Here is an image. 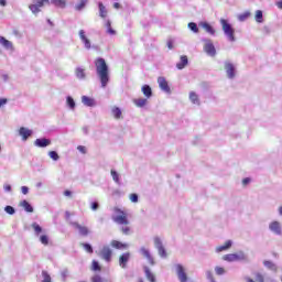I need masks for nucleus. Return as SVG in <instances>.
Wrapping results in <instances>:
<instances>
[{
	"mask_svg": "<svg viewBox=\"0 0 282 282\" xmlns=\"http://www.w3.org/2000/svg\"><path fill=\"white\" fill-rule=\"evenodd\" d=\"M248 184H250V178L249 177L243 178L242 180V185L248 186Z\"/></svg>",
	"mask_w": 282,
	"mask_h": 282,
	"instance_id": "0e129e2a",
	"label": "nucleus"
},
{
	"mask_svg": "<svg viewBox=\"0 0 282 282\" xmlns=\"http://www.w3.org/2000/svg\"><path fill=\"white\" fill-rule=\"evenodd\" d=\"M187 28L194 32V34H197L199 32V28H197V23L195 22H189Z\"/></svg>",
	"mask_w": 282,
	"mask_h": 282,
	"instance_id": "ea45409f",
	"label": "nucleus"
},
{
	"mask_svg": "<svg viewBox=\"0 0 282 282\" xmlns=\"http://www.w3.org/2000/svg\"><path fill=\"white\" fill-rule=\"evenodd\" d=\"M62 278L64 281L67 279V270L62 271Z\"/></svg>",
	"mask_w": 282,
	"mask_h": 282,
	"instance_id": "774afa93",
	"label": "nucleus"
},
{
	"mask_svg": "<svg viewBox=\"0 0 282 282\" xmlns=\"http://www.w3.org/2000/svg\"><path fill=\"white\" fill-rule=\"evenodd\" d=\"M189 100L193 105H199V96L195 91L189 93Z\"/></svg>",
	"mask_w": 282,
	"mask_h": 282,
	"instance_id": "c9c22d12",
	"label": "nucleus"
},
{
	"mask_svg": "<svg viewBox=\"0 0 282 282\" xmlns=\"http://www.w3.org/2000/svg\"><path fill=\"white\" fill-rule=\"evenodd\" d=\"M82 102L85 107H96V99L87 96H82Z\"/></svg>",
	"mask_w": 282,
	"mask_h": 282,
	"instance_id": "6ab92c4d",
	"label": "nucleus"
},
{
	"mask_svg": "<svg viewBox=\"0 0 282 282\" xmlns=\"http://www.w3.org/2000/svg\"><path fill=\"white\" fill-rule=\"evenodd\" d=\"M3 188H4L6 193H10V192L12 191V186L9 185V184H6V185L3 186Z\"/></svg>",
	"mask_w": 282,
	"mask_h": 282,
	"instance_id": "680f3d73",
	"label": "nucleus"
},
{
	"mask_svg": "<svg viewBox=\"0 0 282 282\" xmlns=\"http://www.w3.org/2000/svg\"><path fill=\"white\" fill-rule=\"evenodd\" d=\"M256 21L257 23H263V11L261 10L256 11Z\"/></svg>",
	"mask_w": 282,
	"mask_h": 282,
	"instance_id": "a19ab883",
	"label": "nucleus"
},
{
	"mask_svg": "<svg viewBox=\"0 0 282 282\" xmlns=\"http://www.w3.org/2000/svg\"><path fill=\"white\" fill-rule=\"evenodd\" d=\"M131 259V253L126 252L119 258V265L121 268H127V263H129V260Z\"/></svg>",
	"mask_w": 282,
	"mask_h": 282,
	"instance_id": "a211bd4d",
	"label": "nucleus"
},
{
	"mask_svg": "<svg viewBox=\"0 0 282 282\" xmlns=\"http://www.w3.org/2000/svg\"><path fill=\"white\" fill-rule=\"evenodd\" d=\"M256 281H257V282H264L263 275H262L261 273H257V274H256Z\"/></svg>",
	"mask_w": 282,
	"mask_h": 282,
	"instance_id": "4d7b16f0",
	"label": "nucleus"
},
{
	"mask_svg": "<svg viewBox=\"0 0 282 282\" xmlns=\"http://www.w3.org/2000/svg\"><path fill=\"white\" fill-rule=\"evenodd\" d=\"M34 133V131L30 130L29 128L21 127L19 130V135H21L23 142H26L29 138Z\"/></svg>",
	"mask_w": 282,
	"mask_h": 282,
	"instance_id": "4468645a",
	"label": "nucleus"
},
{
	"mask_svg": "<svg viewBox=\"0 0 282 282\" xmlns=\"http://www.w3.org/2000/svg\"><path fill=\"white\" fill-rule=\"evenodd\" d=\"M40 241L43 246H47L50 243V237L47 235L40 236Z\"/></svg>",
	"mask_w": 282,
	"mask_h": 282,
	"instance_id": "de8ad7c7",
	"label": "nucleus"
},
{
	"mask_svg": "<svg viewBox=\"0 0 282 282\" xmlns=\"http://www.w3.org/2000/svg\"><path fill=\"white\" fill-rule=\"evenodd\" d=\"M141 91L145 96V98H151V96H153V90L149 85H143Z\"/></svg>",
	"mask_w": 282,
	"mask_h": 282,
	"instance_id": "393cba45",
	"label": "nucleus"
},
{
	"mask_svg": "<svg viewBox=\"0 0 282 282\" xmlns=\"http://www.w3.org/2000/svg\"><path fill=\"white\" fill-rule=\"evenodd\" d=\"M0 45L4 47V50H9L10 52H14V44L11 41L7 40L4 36L0 35Z\"/></svg>",
	"mask_w": 282,
	"mask_h": 282,
	"instance_id": "dca6fc26",
	"label": "nucleus"
},
{
	"mask_svg": "<svg viewBox=\"0 0 282 282\" xmlns=\"http://www.w3.org/2000/svg\"><path fill=\"white\" fill-rule=\"evenodd\" d=\"M129 199L133 203V204H138V194H130Z\"/></svg>",
	"mask_w": 282,
	"mask_h": 282,
	"instance_id": "864d4df0",
	"label": "nucleus"
},
{
	"mask_svg": "<svg viewBox=\"0 0 282 282\" xmlns=\"http://www.w3.org/2000/svg\"><path fill=\"white\" fill-rule=\"evenodd\" d=\"M45 3H50V0H35L34 4L39 6L40 8H43Z\"/></svg>",
	"mask_w": 282,
	"mask_h": 282,
	"instance_id": "3c124183",
	"label": "nucleus"
},
{
	"mask_svg": "<svg viewBox=\"0 0 282 282\" xmlns=\"http://www.w3.org/2000/svg\"><path fill=\"white\" fill-rule=\"evenodd\" d=\"M52 144V140L46 138H40L34 141V145L39 149H45L46 147H50Z\"/></svg>",
	"mask_w": 282,
	"mask_h": 282,
	"instance_id": "ddd939ff",
	"label": "nucleus"
},
{
	"mask_svg": "<svg viewBox=\"0 0 282 282\" xmlns=\"http://www.w3.org/2000/svg\"><path fill=\"white\" fill-rule=\"evenodd\" d=\"M42 282H52V276L50 275V273H47V271H42Z\"/></svg>",
	"mask_w": 282,
	"mask_h": 282,
	"instance_id": "a18cd8bd",
	"label": "nucleus"
},
{
	"mask_svg": "<svg viewBox=\"0 0 282 282\" xmlns=\"http://www.w3.org/2000/svg\"><path fill=\"white\" fill-rule=\"evenodd\" d=\"M77 151H79V153H83L85 155V153H87V148H85V145H78Z\"/></svg>",
	"mask_w": 282,
	"mask_h": 282,
	"instance_id": "6e6d98bb",
	"label": "nucleus"
},
{
	"mask_svg": "<svg viewBox=\"0 0 282 282\" xmlns=\"http://www.w3.org/2000/svg\"><path fill=\"white\" fill-rule=\"evenodd\" d=\"M98 208H99L98 203L96 202L91 203V210H98Z\"/></svg>",
	"mask_w": 282,
	"mask_h": 282,
	"instance_id": "e2e57ef3",
	"label": "nucleus"
},
{
	"mask_svg": "<svg viewBox=\"0 0 282 282\" xmlns=\"http://www.w3.org/2000/svg\"><path fill=\"white\" fill-rule=\"evenodd\" d=\"M3 105H8V99L6 98L0 99V107H3Z\"/></svg>",
	"mask_w": 282,
	"mask_h": 282,
	"instance_id": "69168bd1",
	"label": "nucleus"
},
{
	"mask_svg": "<svg viewBox=\"0 0 282 282\" xmlns=\"http://www.w3.org/2000/svg\"><path fill=\"white\" fill-rule=\"evenodd\" d=\"M121 232H123L124 235H129L131 232V228L128 225H123L121 227Z\"/></svg>",
	"mask_w": 282,
	"mask_h": 282,
	"instance_id": "8fccbe9b",
	"label": "nucleus"
},
{
	"mask_svg": "<svg viewBox=\"0 0 282 282\" xmlns=\"http://www.w3.org/2000/svg\"><path fill=\"white\" fill-rule=\"evenodd\" d=\"M115 215L112 216V221L118 224L119 226H129V218L127 217V213L124 210L115 207L113 208Z\"/></svg>",
	"mask_w": 282,
	"mask_h": 282,
	"instance_id": "f03ea898",
	"label": "nucleus"
},
{
	"mask_svg": "<svg viewBox=\"0 0 282 282\" xmlns=\"http://www.w3.org/2000/svg\"><path fill=\"white\" fill-rule=\"evenodd\" d=\"M188 65V57L186 55L181 56V62L176 64L177 69H184Z\"/></svg>",
	"mask_w": 282,
	"mask_h": 282,
	"instance_id": "a878e982",
	"label": "nucleus"
},
{
	"mask_svg": "<svg viewBox=\"0 0 282 282\" xmlns=\"http://www.w3.org/2000/svg\"><path fill=\"white\" fill-rule=\"evenodd\" d=\"M66 105L70 109V111H74V109H76V101L72 96L66 97Z\"/></svg>",
	"mask_w": 282,
	"mask_h": 282,
	"instance_id": "c756f323",
	"label": "nucleus"
},
{
	"mask_svg": "<svg viewBox=\"0 0 282 282\" xmlns=\"http://www.w3.org/2000/svg\"><path fill=\"white\" fill-rule=\"evenodd\" d=\"M139 252L140 254H142V257H144V259H147L150 265H155V260L153 259V256H151V251H149V249H147L145 247H141Z\"/></svg>",
	"mask_w": 282,
	"mask_h": 282,
	"instance_id": "9d476101",
	"label": "nucleus"
},
{
	"mask_svg": "<svg viewBox=\"0 0 282 282\" xmlns=\"http://www.w3.org/2000/svg\"><path fill=\"white\" fill-rule=\"evenodd\" d=\"M176 275L180 282H188V274L182 264H175Z\"/></svg>",
	"mask_w": 282,
	"mask_h": 282,
	"instance_id": "6e6552de",
	"label": "nucleus"
},
{
	"mask_svg": "<svg viewBox=\"0 0 282 282\" xmlns=\"http://www.w3.org/2000/svg\"><path fill=\"white\" fill-rule=\"evenodd\" d=\"M204 52L207 56H217V50L215 48V44H213V40L203 39Z\"/></svg>",
	"mask_w": 282,
	"mask_h": 282,
	"instance_id": "39448f33",
	"label": "nucleus"
},
{
	"mask_svg": "<svg viewBox=\"0 0 282 282\" xmlns=\"http://www.w3.org/2000/svg\"><path fill=\"white\" fill-rule=\"evenodd\" d=\"M248 256L243 251H238L237 253H228L223 257V261H227L228 263H232L235 261H246Z\"/></svg>",
	"mask_w": 282,
	"mask_h": 282,
	"instance_id": "20e7f679",
	"label": "nucleus"
},
{
	"mask_svg": "<svg viewBox=\"0 0 282 282\" xmlns=\"http://www.w3.org/2000/svg\"><path fill=\"white\" fill-rule=\"evenodd\" d=\"M110 174L113 182H116V184H120V174H118V172H116L115 170H111Z\"/></svg>",
	"mask_w": 282,
	"mask_h": 282,
	"instance_id": "37998d69",
	"label": "nucleus"
},
{
	"mask_svg": "<svg viewBox=\"0 0 282 282\" xmlns=\"http://www.w3.org/2000/svg\"><path fill=\"white\" fill-rule=\"evenodd\" d=\"M113 254V251H111V248L109 246H105L100 251V257L104 259V261H111V256Z\"/></svg>",
	"mask_w": 282,
	"mask_h": 282,
	"instance_id": "f8f14e48",
	"label": "nucleus"
},
{
	"mask_svg": "<svg viewBox=\"0 0 282 282\" xmlns=\"http://www.w3.org/2000/svg\"><path fill=\"white\" fill-rule=\"evenodd\" d=\"M199 26L203 28L207 34L215 36V29L208 22H200Z\"/></svg>",
	"mask_w": 282,
	"mask_h": 282,
	"instance_id": "aec40b11",
	"label": "nucleus"
},
{
	"mask_svg": "<svg viewBox=\"0 0 282 282\" xmlns=\"http://www.w3.org/2000/svg\"><path fill=\"white\" fill-rule=\"evenodd\" d=\"M215 273L218 276H223V274H226V269H224V267H215Z\"/></svg>",
	"mask_w": 282,
	"mask_h": 282,
	"instance_id": "49530a36",
	"label": "nucleus"
},
{
	"mask_svg": "<svg viewBox=\"0 0 282 282\" xmlns=\"http://www.w3.org/2000/svg\"><path fill=\"white\" fill-rule=\"evenodd\" d=\"M232 248V240H227L225 245L216 247V252H225V250H230Z\"/></svg>",
	"mask_w": 282,
	"mask_h": 282,
	"instance_id": "412c9836",
	"label": "nucleus"
},
{
	"mask_svg": "<svg viewBox=\"0 0 282 282\" xmlns=\"http://www.w3.org/2000/svg\"><path fill=\"white\" fill-rule=\"evenodd\" d=\"M48 158H51V160H53L54 162H58L61 160V156L58 155V152H56V151H50Z\"/></svg>",
	"mask_w": 282,
	"mask_h": 282,
	"instance_id": "58836bf2",
	"label": "nucleus"
},
{
	"mask_svg": "<svg viewBox=\"0 0 282 282\" xmlns=\"http://www.w3.org/2000/svg\"><path fill=\"white\" fill-rule=\"evenodd\" d=\"M95 67L101 87L102 89H105L107 85H109V66L107 65L105 58L98 57L97 59H95Z\"/></svg>",
	"mask_w": 282,
	"mask_h": 282,
	"instance_id": "f257e3e1",
	"label": "nucleus"
},
{
	"mask_svg": "<svg viewBox=\"0 0 282 282\" xmlns=\"http://www.w3.org/2000/svg\"><path fill=\"white\" fill-rule=\"evenodd\" d=\"M105 28L107 30V34H110V36H116V30L111 28V20H106Z\"/></svg>",
	"mask_w": 282,
	"mask_h": 282,
	"instance_id": "c85d7f7f",
	"label": "nucleus"
},
{
	"mask_svg": "<svg viewBox=\"0 0 282 282\" xmlns=\"http://www.w3.org/2000/svg\"><path fill=\"white\" fill-rule=\"evenodd\" d=\"M91 282H104V281H102V278L100 275L96 274L91 278Z\"/></svg>",
	"mask_w": 282,
	"mask_h": 282,
	"instance_id": "5fc2aeb1",
	"label": "nucleus"
},
{
	"mask_svg": "<svg viewBox=\"0 0 282 282\" xmlns=\"http://www.w3.org/2000/svg\"><path fill=\"white\" fill-rule=\"evenodd\" d=\"M74 228H76L79 232V235H82V237H87V235H89V229L85 226H82L78 223H73Z\"/></svg>",
	"mask_w": 282,
	"mask_h": 282,
	"instance_id": "f3484780",
	"label": "nucleus"
},
{
	"mask_svg": "<svg viewBox=\"0 0 282 282\" xmlns=\"http://www.w3.org/2000/svg\"><path fill=\"white\" fill-rule=\"evenodd\" d=\"M113 8H115V10H120L122 8V6L119 2H115Z\"/></svg>",
	"mask_w": 282,
	"mask_h": 282,
	"instance_id": "338daca9",
	"label": "nucleus"
},
{
	"mask_svg": "<svg viewBox=\"0 0 282 282\" xmlns=\"http://www.w3.org/2000/svg\"><path fill=\"white\" fill-rule=\"evenodd\" d=\"M21 192L23 195H28L30 193V188L28 186H22Z\"/></svg>",
	"mask_w": 282,
	"mask_h": 282,
	"instance_id": "bf43d9fd",
	"label": "nucleus"
},
{
	"mask_svg": "<svg viewBox=\"0 0 282 282\" xmlns=\"http://www.w3.org/2000/svg\"><path fill=\"white\" fill-rule=\"evenodd\" d=\"M263 265H264V268H268V270H272V272H276V270H278L276 264H274V262H272L270 260H264Z\"/></svg>",
	"mask_w": 282,
	"mask_h": 282,
	"instance_id": "2f4dec72",
	"label": "nucleus"
},
{
	"mask_svg": "<svg viewBox=\"0 0 282 282\" xmlns=\"http://www.w3.org/2000/svg\"><path fill=\"white\" fill-rule=\"evenodd\" d=\"M79 39L82 43H84L86 50H91V41L87 39L85 30H79Z\"/></svg>",
	"mask_w": 282,
	"mask_h": 282,
	"instance_id": "2eb2a0df",
	"label": "nucleus"
},
{
	"mask_svg": "<svg viewBox=\"0 0 282 282\" xmlns=\"http://www.w3.org/2000/svg\"><path fill=\"white\" fill-rule=\"evenodd\" d=\"M20 206L24 208L25 213H34V207H32L28 200H22Z\"/></svg>",
	"mask_w": 282,
	"mask_h": 282,
	"instance_id": "bb28decb",
	"label": "nucleus"
},
{
	"mask_svg": "<svg viewBox=\"0 0 282 282\" xmlns=\"http://www.w3.org/2000/svg\"><path fill=\"white\" fill-rule=\"evenodd\" d=\"M31 228H33V230L35 232V237H39V235H41V232H43V227H41V225H39L37 223H33L31 225Z\"/></svg>",
	"mask_w": 282,
	"mask_h": 282,
	"instance_id": "f704fd0d",
	"label": "nucleus"
},
{
	"mask_svg": "<svg viewBox=\"0 0 282 282\" xmlns=\"http://www.w3.org/2000/svg\"><path fill=\"white\" fill-rule=\"evenodd\" d=\"M154 248L158 249L159 256L161 259H166L169 254L166 253V249L164 248V245L162 243V239L160 237H154Z\"/></svg>",
	"mask_w": 282,
	"mask_h": 282,
	"instance_id": "0eeeda50",
	"label": "nucleus"
},
{
	"mask_svg": "<svg viewBox=\"0 0 282 282\" xmlns=\"http://www.w3.org/2000/svg\"><path fill=\"white\" fill-rule=\"evenodd\" d=\"M147 99L145 98H139V99H134V105L137 106V107H140V108H142V107H145L147 106Z\"/></svg>",
	"mask_w": 282,
	"mask_h": 282,
	"instance_id": "4c0bfd02",
	"label": "nucleus"
},
{
	"mask_svg": "<svg viewBox=\"0 0 282 282\" xmlns=\"http://www.w3.org/2000/svg\"><path fill=\"white\" fill-rule=\"evenodd\" d=\"M98 8H99V17L101 19H107V7H105V4L102 2H98Z\"/></svg>",
	"mask_w": 282,
	"mask_h": 282,
	"instance_id": "b1692460",
	"label": "nucleus"
},
{
	"mask_svg": "<svg viewBox=\"0 0 282 282\" xmlns=\"http://www.w3.org/2000/svg\"><path fill=\"white\" fill-rule=\"evenodd\" d=\"M4 212L8 214V215H14V213H17V210L14 209V207L8 205L4 207Z\"/></svg>",
	"mask_w": 282,
	"mask_h": 282,
	"instance_id": "09e8293b",
	"label": "nucleus"
},
{
	"mask_svg": "<svg viewBox=\"0 0 282 282\" xmlns=\"http://www.w3.org/2000/svg\"><path fill=\"white\" fill-rule=\"evenodd\" d=\"M111 113H112L113 118H116V120H120V118H122V110H120L119 107H113L111 109Z\"/></svg>",
	"mask_w": 282,
	"mask_h": 282,
	"instance_id": "473e14b6",
	"label": "nucleus"
},
{
	"mask_svg": "<svg viewBox=\"0 0 282 282\" xmlns=\"http://www.w3.org/2000/svg\"><path fill=\"white\" fill-rule=\"evenodd\" d=\"M220 25L228 41H230L231 43H235V41L237 40L235 39V29L232 28V24L228 23V20L226 19H220Z\"/></svg>",
	"mask_w": 282,
	"mask_h": 282,
	"instance_id": "7ed1b4c3",
	"label": "nucleus"
},
{
	"mask_svg": "<svg viewBox=\"0 0 282 282\" xmlns=\"http://www.w3.org/2000/svg\"><path fill=\"white\" fill-rule=\"evenodd\" d=\"M111 246H112V248H116L117 250H127V248H129L128 243H122L118 240H112Z\"/></svg>",
	"mask_w": 282,
	"mask_h": 282,
	"instance_id": "4be33fe9",
	"label": "nucleus"
},
{
	"mask_svg": "<svg viewBox=\"0 0 282 282\" xmlns=\"http://www.w3.org/2000/svg\"><path fill=\"white\" fill-rule=\"evenodd\" d=\"M87 3H89V0H79V3L75 6V10H77V12H80V10H84Z\"/></svg>",
	"mask_w": 282,
	"mask_h": 282,
	"instance_id": "e433bc0d",
	"label": "nucleus"
},
{
	"mask_svg": "<svg viewBox=\"0 0 282 282\" xmlns=\"http://www.w3.org/2000/svg\"><path fill=\"white\" fill-rule=\"evenodd\" d=\"M1 79L3 80V83H8L10 80V76H8V74H3L1 75Z\"/></svg>",
	"mask_w": 282,
	"mask_h": 282,
	"instance_id": "052dcab7",
	"label": "nucleus"
},
{
	"mask_svg": "<svg viewBox=\"0 0 282 282\" xmlns=\"http://www.w3.org/2000/svg\"><path fill=\"white\" fill-rule=\"evenodd\" d=\"M80 246H83L84 250H86V252H88L89 254L94 253V248L91 247V245L87 242H82Z\"/></svg>",
	"mask_w": 282,
	"mask_h": 282,
	"instance_id": "c03bdc74",
	"label": "nucleus"
},
{
	"mask_svg": "<svg viewBox=\"0 0 282 282\" xmlns=\"http://www.w3.org/2000/svg\"><path fill=\"white\" fill-rule=\"evenodd\" d=\"M206 279H208V281H213L215 278L213 276V271H206Z\"/></svg>",
	"mask_w": 282,
	"mask_h": 282,
	"instance_id": "13d9d810",
	"label": "nucleus"
},
{
	"mask_svg": "<svg viewBox=\"0 0 282 282\" xmlns=\"http://www.w3.org/2000/svg\"><path fill=\"white\" fill-rule=\"evenodd\" d=\"M29 9L31 10L32 14H35V17L39 14V12H41V8L34 3L30 4Z\"/></svg>",
	"mask_w": 282,
	"mask_h": 282,
	"instance_id": "79ce46f5",
	"label": "nucleus"
},
{
	"mask_svg": "<svg viewBox=\"0 0 282 282\" xmlns=\"http://www.w3.org/2000/svg\"><path fill=\"white\" fill-rule=\"evenodd\" d=\"M158 85L161 89V91H164L165 94H171V87L169 86V82H166L165 77H159L158 78Z\"/></svg>",
	"mask_w": 282,
	"mask_h": 282,
	"instance_id": "9b49d317",
	"label": "nucleus"
},
{
	"mask_svg": "<svg viewBox=\"0 0 282 282\" xmlns=\"http://www.w3.org/2000/svg\"><path fill=\"white\" fill-rule=\"evenodd\" d=\"M93 270L95 272L100 271V263H98V261H96V260L93 261Z\"/></svg>",
	"mask_w": 282,
	"mask_h": 282,
	"instance_id": "603ef678",
	"label": "nucleus"
},
{
	"mask_svg": "<svg viewBox=\"0 0 282 282\" xmlns=\"http://www.w3.org/2000/svg\"><path fill=\"white\" fill-rule=\"evenodd\" d=\"M52 6H55V8H65L67 6V2L65 0H51L48 1Z\"/></svg>",
	"mask_w": 282,
	"mask_h": 282,
	"instance_id": "cd10ccee",
	"label": "nucleus"
},
{
	"mask_svg": "<svg viewBox=\"0 0 282 282\" xmlns=\"http://www.w3.org/2000/svg\"><path fill=\"white\" fill-rule=\"evenodd\" d=\"M143 270L145 272L148 281L155 282V275L151 272V269H149V267H144Z\"/></svg>",
	"mask_w": 282,
	"mask_h": 282,
	"instance_id": "7c9ffc66",
	"label": "nucleus"
},
{
	"mask_svg": "<svg viewBox=\"0 0 282 282\" xmlns=\"http://www.w3.org/2000/svg\"><path fill=\"white\" fill-rule=\"evenodd\" d=\"M75 76L78 78V80H85L87 78V74L85 73V69L82 67H77L75 69Z\"/></svg>",
	"mask_w": 282,
	"mask_h": 282,
	"instance_id": "5701e85b",
	"label": "nucleus"
},
{
	"mask_svg": "<svg viewBox=\"0 0 282 282\" xmlns=\"http://www.w3.org/2000/svg\"><path fill=\"white\" fill-rule=\"evenodd\" d=\"M250 17H251L250 11H246L243 13L238 14L237 19H238V21L243 23V21H248V19H250Z\"/></svg>",
	"mask_w": 282,
	"mask_h": 282,
	"instance_id": "72a5a7b5",
	"label": "nucleus"
},
{
	"mask_svg": "<svg viewBox=\"0 0 282 282\" xmlns=\"http://www.w3.org/2000/svg\"><path fill=\"white\" fill-rule=\"evenodd\" d=\"M269 230L271 232H273V235H278L279 237H281L282 235V226L281 223H279L278 220H273L269 224Z\"/></svg>",
	"mask_w": 282,
	"mask_h": 282,
	"instance_id": "1a4fd4ad",
	"label": "nucleus"
},
{
	"mask_svg": "<svg viewBox=\"0 0 282 282\" xmlns=\"http://www.w3.org/2000/svg\"><path fill=\"white\" fill-rule=\"evenodd\" d=\"M225 72L229 80L235 79V76H237V67L230 61L225 62Z\"/></svg>",
	"mask_w": 282,
	"mask_h": 282,
	"instance_id": "423d86ee",
	"label": "nucleus"
}]
</instances>
